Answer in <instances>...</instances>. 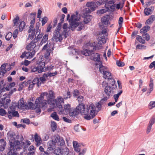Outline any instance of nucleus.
Here are the masks:
<instances>
[{
    "label": "nucleus",
    "mask_w": 155,
    "mask_h": 155,
    "mask_svg": "<svg viewBox=\"0 0 155 155\" xmlns=\"http://www.w3.org/2000/svg\"><path fill=\"white\" fill-rule=\"evenodd\" d=\"M95 108L94 104L87 105L86 108L85 105L81 104L76 108L72 107L68 114L70 116L73 117H76L79 113L81 114L85 115L84 118L85 119L89 120L95 117Z\"/></svg>",
    "instance_id": "obj_1"
},
{
    "label": "nucleus",
    "mask_w": 155,
    "mask_h": 155,
    "mask_svg": "<svg viewBox=\"0 0 155 155\" xmlns=\"http://www.w3.org/2000/svg\"><path fill=\"white\" fill-rule=\"evenodd\" d=\"M75 14L71 15L70 19L69 20V28L72 30L76 27H78L77 30L78 31H81L84 27V24L83 22L80 23L78 22L80 19V17L78 16V13L77 12H75Z\"/></svg>",
    "instance_id": "obj_2"
},
{
    "label": "nucleus",
    "mask_w": 155,
    "mask_h": 155,
    "mask_svg": "<svg viewBox=\"0 0 155 155\" xmlns=\"http://www.w3.org/2000/svg\"><path fill=\"white\" fill-rule=\"evenodd\" d=\"M91 46L93 47V50L85 49L82 52V54L86 56L91 55V60L95 61H100V54L97 53H93V52L96 50L101 49V45L99 46V47H97L96 45H95V42H94L91 44Z\"/></svg>",
    "instance_id": "obj_3"
},
{
    "label": "nucleus",
    "mask_w": 155,
    "mask_h": 155,
    "mask_svg": "<svg viewBox=\"0 0 155 155\" xmlns=\"http://www.w3.org/2000/svg\"><path fill=\"white\" fill-rule=\"evenodd\" d=\"M25 142L21 141L20 142L18 140H15L14 142H10V151L7 153V155H16L15 150L17 148L21 149L22 147L25 146Z\"/></svg>",
    "instance_id": "obj_4"
},
{
    "label": "nucleus",
    "mask_w": 155,
    "mask_h": 155,
    "mask_svg": "<svg viewBox=\"0 0 155 155\" xmlns=\"http://www.w3.org/2000/svg\"><path fill=\"white\" fill-rule=\"evenodd\" d=\"M50 61L49 57L45 58L37 66L33 67L31 70V72H35V74L41 73L44 71L45 64L48 63Z\"/></svg>",
    "instance_id": "obj_5"
},
{
    "label": "nucleus",
    "mask_w": 155,
    "mask_h": 155,
    "mask_svg": "<svg viewBox=\"0 0 155 155\" xmlns=\"http://www.w3.org/2000/svg\"><path fill=\"white\" fill-rule=\"evenodd\" d=\"M31 83V84H33L35 85L36 84L37 86H39L40 84H41V83H39V79L38 78H35L31 82L30 80L28 81H25V82L22 83L21 84H20V87H24L25 86H28V85H29Z\"/></svg>",
    "instance_id": "obj_6"
},
{
    "label": "nucleus",
    "mask_w": 155,
    "mask_h": 155,
    "mask_svg": "<svg viewBox=\"0 0 155 155\" xmlns=\"http://www.w3.org/2000/svg\"><path fill=\"white\" fill-rule=\"evenodd\" d=\"M60 138L58 135H55L53 137L52 140L49 141L48 144H49L50 146H55L56 145V143H57V144Z\"/></svg>",
    "instance_id": "obj_7"
},
{
    "label": "nucleus",
    "mask_w": 155,
    "mask_h": 155,
    "mask_svg": "<svg viewBox=\"0 0 155 155\" xmlns=\"http://www.w3.org/2000/svg\"><path fill=\"white\" fill-rule=\"evenodd\" d=\"M62 34H61L58 31H55L52 38L53 41L56 42L61 41L62 39Z\"/></svg>",
    "instance_id": "obj_8"
},
{
    "label": "nucleus",
    "mask_w": 155,
    "mask_h": 155,
    "mask_svg": "<svg viewBox=\"0 0 155 155\" xmlns=\"http://www.w3.org/2000/svg\"><path fill=\"white\" fill-rule=\"evenodd\" d=\"M37 42V39H34L27 46L26 49L28 51H31L32 50H33L36 46L35 43Z\"/></svg>",
    "instance_id": "obj_9"
},
{
    "label": "nucleus",
    "mask_w": 155,
    "mask_h": 155,
    "mask_svg": "<svg viewBox=\"0 0 155 155\" xmlns=\"http://www.w3.org/2000/svg\"><path fill=\"white\" fill-rule=\"evenodd\" d=\"M71 109V105L69 104H65L64 105V108L63 109L62 108V110H64V112H61L60 110H58L59 111V113L60 114H68L70 112V111Z\"/></svg>",
    "instance_id": "obj_10"
},
{
    "label": "nucleus",
    "mask_w": 155,
    "mask_h": 155,
    "mask_svg": "<svg viewBox=\"0 0 155 155\" xmlns=\"http://www.w3.org/2000/svg\"><path fill=\"white\" fill-rule=\"evenodd\" d=\"M64 99L61 97H58V100H57V103L58 106V110H60V111L62 113L64 110H62V104L64 103Z\"/></svg>",
    "instance_id": "obj_11"
},
{
    "label": "nucleus",
    "mask_w": 155,
    "mask_h": 155,
    "mask_svg": "<svg viewBox=\"0 0 155 155\" xmlns=\"http://www.w3.org/2000/svg\"><path fill=\"white\" fill-rule=\"evenodd\" d=\"M82 17L84 18V24H87L89 23L92 18V16L88 14H83Z\"/></svg>",
    "instance_id": "obj_12"
},
{
    "label": "nucleus",
    "mask_w": 155,
    "mask_h": 155,
    "mask_svg": "<svg viewBox=\"0 0 155 155\" xmlns=\"http://www.w3.org/2000/svg\"><path fill=\"white\" fill-rule=\"evenodd\" d=\"M110 18V16L107 15L103 16L101 18V21L102 23L105 25H108L110 24L109 20Z\"/></svg>",
    "instance_id": "obj_13"
},
{
    "label": "nucleus",
    "mask_w": 155,
    "mask_h": 155,
    "mask_svg": "<svg viewBox=\"0 0 155 155\" xmlns=\"http://www.w3.org/2000/svg\"><path fill=\"white\" fill-rule=\"evenodd\" d=\"M48 104L53 106V108L57 107L58 109V104L57 103V100L53 99L52 98L50 99L48 101Z\"/></svg>",
    "instance_id": "obj_14"
},
{
    "label": "nucleus",
    "mask_w": 155,
    "mask_h": 155,
    "mask_svg": "<svg viewBox=\"0 0 155 155\" xmlns=\"http://www.w3.org/2000/svg\"><path fill=\"white\" fill-rule=\"evenodd\" d=\"M86 6L88 8H91V7H95V9L98 6V5H97V1L95 2H88L86 4Z\"/></svg>",
    "instance_id": "obj_15"
},
{
    "label": "nucleus",
    "mask_w": 155,
    "mask_h": 155,
    "mask_svg": "<svg viewBox=\"0 0 155 155\" xmlns=\"http://www.w3.org/2000/svg\"><path fill=\"white\" fill-rule=\"evenodd\" d=\"M103 75V78L105 79L109 80H111V79L112 78V76L111 73L108 71H105Z\"/></svg>",
    "instance_id": "obj_16"
},
{
    "label": "nucleus",
    "mask_w": 155,
    "mask_h": 155,
    "mask_svg": "<svg viewBox=\"0 0 155 155\" xmlns=\"http://www.w3.org/2000/svg\"><path fill=\"white\" fill-rule=\"evenodd\" d=\"M0 143L1 144V145H0V151H3L5 148L6 142L4 139H1L0 140Z\"/></svg>",
    "instance_id": "obj_17"
},
{
    "label": "nucleus",
    "mask_w": 155,
    "mask_h": 155,
    "mask_svg": "<svg viewBox=\"0 0 155 155\" xmlns=\"http://www.w3.org/2000/svg\"><path fill=\"white\" fill-rule=\"evenodd\" d=\"M43 95L42 94L40 95V97H38L35 101V104L36 105H41V103L44 99Z\"/></svg>",
    "instance_id": "obj_18"
},
{
    "label": "nucleus",
    "mask_w": 155,
    "mask_h": 155,
    "mask_svg": "<svg viewBox=\"0 0 155 155\" xmlns=\"http://www.w3.org/2000/svg\"><path fill=\"white\" fill-rule=\"evenodd\" d=\"M116 7V4L112 5H111L105 7L107 9V11L108 12H112L114 11Z\"/></svg>",
    "instance_id": "obj_19"
},
{
    "label": "nucleus",
    "mask_w": 155,
    "mask_h": 155,
    "mask_svg": "<svg viewBox=\"0 0 155 155\" xmlns=\"http://www.w3.org/2000/svg\"><path fill=\"white\" fill-rule=\"evenodd\" d=\"M155 20V16L154 15H151L147 19L146 22V24H151Z\"/></svg>",
    "instance_id": "obj_20"
},
{
    "label": "nucleus",
    "mask_w": 155,
    "mask_h": 155,
    "mask_svg": "<svg viewBox=\"0 0 155 155\" xmlns=\"http://www.w3.org/2000/svg\"><path fill=\"white\" fill-rule=\"evenodd\" d=\"M46 73V77H47V78L49 80H50L51 77L54 76L58 74V72L57 71L53 73H51L50 71Z\"/></svg>",
    "instance_id": "obj_21"
},
{
    "label": "nucleus",
    "mask_w": 155,
    "mask_h": 155,
    "mask_svg": "<svg viewBox=\"0 0 155 155\" xmlns=\"http://www.w3.org/2000/svg\"><path fill=\"white\" fill-rule=\"evenodd\" d=\"M32 136H33V135H32ZM34 140L35 142H37L38 141H42L41 139L40 136H38V134L36 133L35 134L34 137L33 138V137L31 140H32L33 141H34Z\"/></svg>",
    "instance_id": "obj_22"
},
{
    "label": "nucleus",
    "mask_w": 155,
    "mask_h": 155,
    "mask_svg": "<svg viewBox=\"0 0 155 155\" xmlns=\"http://www.w3.org/2000/svg\"><path fill=\"white\" fill-rule=\"evenodd\" d=\"M40 152H39V155H49L46 151L44 150V148L42 146H40L39 147Z\"/></svg>",
    "instance_id": "obj_23"
},
{
    "label": "nucleus",
    "mask_w": 155,
    "mask_h": 155,
    "mask_svg": "<svg viewBox=\"0 0 155 155\" xmlns=\"http://www.w3.org/2000/svg\"><path fill=\"white\" fill-rule=\"evenodd\" d=\"M51 127L52 131H55L57 128V123L54 121H51Z\"/></svg>",
    "instance_id": "obj_24"
},
{
    "label": "nucleus",
    "mask_w": 155,
    "mask_h": 155,
    "mask_svg": "<svg viewBox=\"0 0 155 155\" xmlns=\"http://www.w3.org/2000/svg\"><path fill=\"white\" fill-rule=\"evenodd\" d=\"M114 88H105L104 91L106 94L108 96H110L111 91L113 90Z\"/></svg>",
    "instance_id": "obj_25"
},
{
    "label": "nucleus",
    "mask_w": 155,
    "mask_h": 155,
    "mask_svg": "<svg viewBox=\"0 0 155 155\" xmlns=\"http://www.w3.org/2000/svg\"><path fill=\"white\" fill-rule=\"evenodd\" d=\"M150 28V27L149 26H145L140 29V32L143 34L146 33Z\"/></svg>",
    "instance_id": "obj_26"
},
{
    "label": "nucleus",
    "mask_w": 155,
    "mask_h": 155,
    "mask_svg": "<svg viewBox=\"0 0 155 155\" xmlns=\"http://www.w3.org/2000/svg\"><path fill=\"white\" fill-rule=\"evenodd\" d=\"M69 153V149L66 147L62 148L61 154L62 155H68Z\"/></svg>",
    "instance_id": "obj_27"
},
{
    "label": "nucleus",
    "mask_w": 155,
    "mask_h": 155,
    "mask_svg": "<svg viewBox=\"0 0 155 155\" xmlns=\"http://www.w3.org/2000/svg\"><path fill=\"white\" fill-rule=\"evenodd\" d=\"M46 73H45L43 74L42 76L40 78L39 80L40 81H41V82L43 83H44V82L46 81L47 80H49L48 78H47V77H46Z\"/></svg>",
    "instance_id": "obj_28"
},
{
    "label": "nucleus",
    "mask_w": 155,
    "mask_h": 155,
    "mask_svg": "<svg viewBox=\"0 0 155 155\" xmlns=\"http://www.w3.org/2000/svg\"><path fill=\"white\" fill-rule=\"evenodd\" d=\"M50 116L55 120L59 121V117L56 112H53L51 114Z\"/></svg>",
    "instance_id": "obj_29"
},
{
    "label": "nucleus",
    "mask_w": 155,
    "mask_h": 155,
    "mask_svg": "<svg viewBox=\"0 0 155 155\" xmlns=\"http://www.w3.org/2000/svg\"><path fill=\"white\" fill-rule=\"evenodd\" d=\"M95 10V7H91V8H86L85 9L84 14H87L91 13Z\"/></svg>",
    "instance_id": "obj_30"
},
{
    "label": "nucleus",
    "mask_w": 155,
    "mask_h": 155,
    "mask_svg": "<svg viewBox=\"0 0 155 155\" xmlns=\"http://www.w3.org/2000/svg\"><path fill=\"white\" fill-rule=\"evenodd\" d=\"M8 113L9 114H12L13 117H19V115L17 111L8 110Z\"/></svg>",
    "instance_id": "obj_31"
},
{
    "label": "nucleus",
    "mask_w": 155,
    "mask_h": 155,
    "mask_svg": "<svg viewBox=\"0 0 155 155\" xmlns=\"http://www.w3.org/2000/svg\"><path fill=\"white\" fill-rule=\"evenodd\" d=\"M62 149V147H58L55 149L54 150V154L57 155L61 154Z\"/></svg>",
    "instance_id": "obj_32"
},
{
    "label": "nucleus",
    "mask_w": 155,
    "mask_h": 155,
    "mask_svg": "<svg viewBox=\"0 0 155 155\" xmlns=\"http://www.w3.org/2000/svg\"><path fill=\"white\" fill-rule=\"evenodd\" d=\"M11 102V100L9 98H7L6 101L4 102H1V104H2L3 105L4 108L5 109L7 107H8V104L9 103Z\"/></svg>",
    "instance_id": "obj_33"
},
{
    "label": "nucleus",
    "mask_w": 155,
    "mask_h": 155,
    "mask_svg": "<svg viewBox=\"0 0 155 155\" xmlns=\"http://www.w3.org/2000/svg\"><path fill=\"white\" fill-rule=\"evenodd\" d=\"M152 11L149 8H145L144 10V13L146 15H149L151 14Z\"/></svg>",
    "instance_id": "obj_34"
},
{
    "label": "nucleus",
    "mask_w": 155,
    "mask_h": 155,
    "mask_svg": "<svg viewBox=\"0 0 155 155\" xmlns=\"http://www.w3.org/2000/svg\"><path fill=\"white\" fill-rule=\"evenodd\" d=\"M136 39L140 43L142 44H144L145 43V40L142 38L141 36L140 35H137Z\"/></svg>",
    "instance_id": "obj_35"
},
{
    "label": "nucleus",
    "mask_w": 155,
    "mask_h": 155,
    "mask_svg": "<svg viewBox=\"0 0 155 155\" xmlns=\"http://www.w3.org/2000/svg\"><path fill=\"white\" fill-rule=\"evenodd\" d=\"M106 39H105V38H102L98 42V44L97 45H96L97 47H99V46H100L101 45V48H102V43L104 44L106 42Z\"/></svg>",
    "instance_id": "obj_36"
},
{
    "label": "nucleus",
    "mask_w": 155,
    "mask_h": 155,
    "mask_svg": "<svg viewBox=\"0 0 155 155\" xmlns=\"http://www.w3.org/2000/svg\"><path fill=\"white\" fill-rule=\"evenodd\" d=\"M7 136L9 137H10V139H13L15 140L14 137L15 136V132L12 131H9L7 133Z\"/></svg>",
    "instance_id": "obj_37"
},
{
    "label": "nucleus",
    "mask_w": 155,
    "mask_h": 155,
    "mask_svg": "<svg viewBox=\"0 0 155 155\" xmlns=\"http://www.w3.org/2000/svg\"><path fill=\"white\" fill-rule=\"evenodd\" d=\"M32 32L31 34H29V35L28 36L29 37L30 39L31 40L32 39L34 38L35 36L36 35V31L35 28L33 29V30L31 31Z\"/></svg>",
    "instance_id": "obj_38"
},
{
    "label": "nucleus",
    "mask_w": 155,
    "mask_h": 155,
    "mask_svg": "<svg viewBox=\"0 0 155 155\" xmlns=\"http://www.w3.org/2000/svg\"><path fill=\"white\" fill-rule=\"evenodd\" d=\"M35 147L33 145L31 146L29 148L28 150L30 151V154L28 153V155H33L34 153L35 150H34Z\"/></svg>",
    "instance_id": "obj_39"
},
{
    "label": "nucleus",
    "mask_w": 155,
    "mask_h": 155,
    "mask_svg": "<svg viewBox=\"0 0 155 155\" xmlns=\"http://www.w3.org/2000/svg\"><path fill=\"white\" fill-rule=\"evenodd\" d=\"M25 23L24 21H21L19 26V31H22L25 27Z\"/></svg>",
    "instance_id": "obj_40"
},
{
    "label": "nucleus",
    "mask_w": 155,
    "mask_h": 155,
    "mask_svg": "<svg viewBox=\"0 0 155 155\" xmlns=\"http://www.w3.org/2000/svg\"><path fill=\"white\" fill-rule=\"evenodd\" d=\"M41 105H36L35 107L34 108V110L35 109V112L36 113L40 114L41 112Z\"/></svg>",
    "instance_id": "obj_41"
},
{
    "label": "nucleus",
    "mask_w": 155,
    "mask_h": 155,
    "mask_svg": "<svg viewBox=\"0 0 155 155\" xmlns=\"http://www.w3.org/2000/svg\"><path fill=\"white\" fill-rule=\"evenodd\" d=\"M99 68L100 72L101 73L102 72L103 74L104 73V72L105 71H107L105 70L106 69V68L102 64L100 65Z\"/></svg>",
    "instance_id": "obj_42"
},
{
    "label": "nucleus",
    "mask_w": 155,
    "mask_h": 155,
    "mask_svg": "<svg viewBox=\"0 0 155 155\" xmlns=\"http://www.w3.org/2000/svg\"><path fill=\"white\" fill-rule=\"evenodd\" d=\"M19 20V17L18 15H17L16 17L13 20V22L15 26H18V23Z\"/></svg>",
    "instance_id": "obj_43"
},
{
    "label": "nucleus",
    "mask_w": 155,
    "mask_h": 155,
    "mask_svg": "<svg viewBox=\"0 0 155 155\" xmlns=\"http://www.w3.org/2000/svg\"><path fill=\"white\" fill-rule=\"evenodd\" d=\"M123 21V18L122 17H120L119 19L118 24L120 27L118 28L117 32L119 31V29L122 27V24Z\"/></svg>",
    "instance_id": "obj_44"
},
{
    "label": "nucleus",
    "mask_w": 155,
    "mask_h": 155,
    "mask_svg": "<svg viewBox=\"0 0 155 155\" xmlns=\"http://www.w3.org/2000/svg\"><path fill=\"white\" fill-rule=\"evenodd\" d=\"M107 100V97H105L101 99V100L98 102L101 104V105H103L104 104H105Z\"/></svg>",
    "instance_id": "obj_45"
},
{
    "label": "nucleus",
    "mask_w": 155,
    "mask_h": 155,
    "mask_svg": "<svg viewBox=\"0 0 155 155\" xmlns=\"http://www.w3.org/2000/svg\"><path fill=\"white\" fill-rule=\"evenodd\" d=\"M51 49L50 48H48L47 50L46 51V52L45 53L44 57H45V58L49 57V55L51 52Z\"/></svg>",
    "instance_id": "obj_46"
},
{
    "label": "nucleus",
    "mask_w": 155,
    "mask_h": 155,
    "mask_svg": "<svg viewBox=\"0 0 155 155\" xmlns=\"http://www.w3.org/2000/svg\"><path fill=\"white\" fill-rule=\"evenodd\" d=\"M142 37L147 41L149 40L150 39V35L147 33L143 34L142 35Z\"/></svg>",
    "instance_id": "obj_47"
},
{
    "label": "nucleus",
    "mask_w": 155,
    "mask_h": 155,
    "mask_svg": "<svg viewBox=\"0 0 155 155\" xmlns=\"http://www.w3.org/2000/svg\"><path fill=\"white\" fill-rule=\"evenodd\" d=\"M72 94H73V96L74 97H76L80 94V92H79V91L78 90L76 89V90H74L72 92Z\"/></svg>",
    "instance_id": "obj_48"
},
{
    "label": "nucleus",
    "mask_w": 155,
    "mask_h": 155,
    "mask_svg": "<svg viewBox=\"0 0 155 155\" xmlns=\"http://www.w3.org/2000/svg\"><path fill=\"white\" fill-rule=\"evenodd\" d=\"M115 2L114 0H108L107 2L105 5V7L108 6L110 5H113L115 4L114 3Z\"/></svg>",
    "instance_id": "obj_49"
},
{
    "label": "nucleus",
    "mask_w": 155,
    "mask_h": 155,
    "mask_svg": "<svg viewBox=\"0 0 155 155\" xmlns=\"http://www.w3.org/2000/svg\"><path fill=\"white\" fill-rule=\"evenodd\" d=\"M65 144V142L64 140L62 138H61L60 139V140L58 142L57 145L58 146H62Z\"/></svg>",
    "instance_id": "obj_50"
},
{
    "label": "nucleus",
    "mask_w": 155,
    "mask_h": 155,
    "mask_svg": "<svg viewBox=\"0 0 155 155\" xmlns=\"http://www.w3.org/2000/svg\"><path fill=\"white\" fill-rule=\"evenodd\" d=\"M23 123H25L27 124H30V121L27 118H24L22 119L21 120V122Z\"/></svg>",
    "instance_id": "obj_51"
},
{
    "label": "nucleus",
    "mask_w": 155,
    "mask_h": 155,
    "mask_svg": "<svg viewBox=\"0 0 155 155\" xmlns=\"http://www.w3.org/2000/svg\"><path fill=\"white\" fill-rule=\"evenodd\" d=\"M12 34L11 32H9L6 35L5 38L7 41H9L12 37Z\"/></svg>",
    "instance_id": "obj_52"
},
{
    "label": "nucleus",
    "mask_w": 155,
    "mask_h": 155,
    "mask_svg": "<svg viewBox=\"0 0 155 155\" xmlns=\"http://www.w3.org/2000/svg\"><path fill=\"white\" fill-rule=\"evenodd\" d=\"M108 0H99V1H97V5H98V6L102 4H106Z\"/></svg>",
    "instance_id": "obj_53"
},
{
    "label": "nucleus",
    "mask_w": 155,
    "mask_h": 155,
    "mask_svg": "<svg viewBox=\"0 0 155 155\" xmlns=\"http://www.w3.org/2000/svg\"><path fill=\"white\" fill-rule=\"evenodd\" d=\"M155 122V116H153L150 121L148 125L151 126H152Z\"/></svg>",
    "instance_id": "obj_54"
},
{
    "label": "nucleus",
    "mask_w": 155,
    "mask_h": 155,
    "mask_svg": "<svg viewBox=\"0 0 155 155\" xmlns=\"http://www.w3.org/2000/svg\"><path fill=\"white\" fill-rule=\"evenodd\" d=\"M107 11V9H101L98 10L97 12V13L98 15H101L102 14L105 13Z\"/></svg>",
    "instance_id": "obj_55"
},
{
    "label": "nucleus",
    "mask_w": 155,
    "mask_h": 155,
    "mask_svg": "<svg viewBox=\"0 0 155 155\" xmlns=\"http://www.w3.org/2000/svg\"><path fill=\"white\" fill-rule=\"evenodd\" d=\"M48 20V18L46 16H45L41 20L42 23V26L44 25L47 22Z\"/></svg>",
    "instance_id": "obj_56"
},
{
    "label": "nucleus",
    "mask_w": 155,
    "mask_h": 155,
    "mask_svg": "<svg viewBox=\"0 0 155 155\" xmlns=\"http://www.w3.org/2000/svg\"><path fill=\"white\" fill-rule=\"evenodd\" d=\"M50 147H48L47 148L46 152H47L50 155V153L52 152L54 150V148L52 147L53 146H50Z\"/></svg>",
    "instance_id": "obj_57"
},
{
    "label": "nucleus",
    "mask_w": 155,
    "mask_h": 155,
    "mask_svg": "<svg viewBox=\"0 0 155 155\" xmlns=\"http://www.w3.org/2000/svg\"><path fill=\"white\" fill-rule=\"evenodd\" d=\"M38 32L39 33V34L38 35V36H37V37H35V38L34 39H37V42L39 41V40H40L41 38H42V37L43 36V33H41L40 34V31L39 32Z\"/></svg>",
    "instance_id": "obj_58"
},
{
    "label": "nucleus",
    "mask_w": 155,
    "mask_h": 155,
    "mask_svg": "<svg viewBox=\"0 0 155 155\" xmlns=\"http://www.w3.org/2000/svg\"><path fill=\"white\" fill-rule=\"evenodd\" d=\"M146 47V46L140 44H138L136 46V48L138 49H145Z\"/></svg>",
    "instance_id": "obj_59"
},
{
    "label": "nucleus",
    "mask_w": 155,
    "mask_h": 155,
    "mask_svg": "<svg viewBox=\"0 0 155 155\" xmlns=\"http://www.w3.org/2000/svg\"><path fill=\"white\" fill-rule=\"evenodd\" d=\"M54 66L52 65H50L49 66L48 65L47 66L45 67V69H44V71H51L53 69Z\"/></svg>",
    "instance_id": "obj_60"
},
{
    "label": "nucleus",
    "mask_w": 155,
    "mask_h": 155,
    "mask_svg": "<svg viewBox=\"0 0 155 155\" xmlns=\"http://www.w3.org/2000/svg\"><path fill=\"white\" fill-rule=\"evenodd\" d=\"M150 107V109H152L154 107H155V101H151L149 105Z\"/></svg>",
    "instance_id": "obj_61"
},
{
    "label": "nucleus",
    "mask_w": 155,
    "mask_h": 155,
    "mask_svg": "<svg viewBox=\"0 0 155 155\" xmlns=\"http://www.w3.org/2000/svg\"><path fill=\"white\" fill-rule=\"evenodd\" d=\"M79 103H81L84 100V97L82 96H78L76 97Z\"/></svg>",
    "instance_id": "obj_62"
},
{
    "label": "nucleus",
    "mask_w": 155,
    "mask_h": 155,
    "mask_svg": "<svg viewBox=\"0 0 155 155\" xmlns=\"http://www.w3.org/2000/svg\"><path fill=\"white\" fill-rule=\"evenodd\" d=\"M6 114V111L3 108L0 109V115L4 116Z\"/></svg>",
    "instance_id": "obj_63"
},
{
    "label": "nucleus",
    "mask_w": 155,
    "mask_h": 155,
    "mask_svg": "<svg viewBox=\"0 0 155 155\" xmlns=\"http://www.w3.org/2000/svg\"><path fill=\"white\" fill-rule=\"evenodd\" d=\"M28 106L29 108L31 110H34V108L35 107V105L32 102H30L28 103Z\"/></svg>",
    "instance_id": "obj_64"
}]
</instances>
